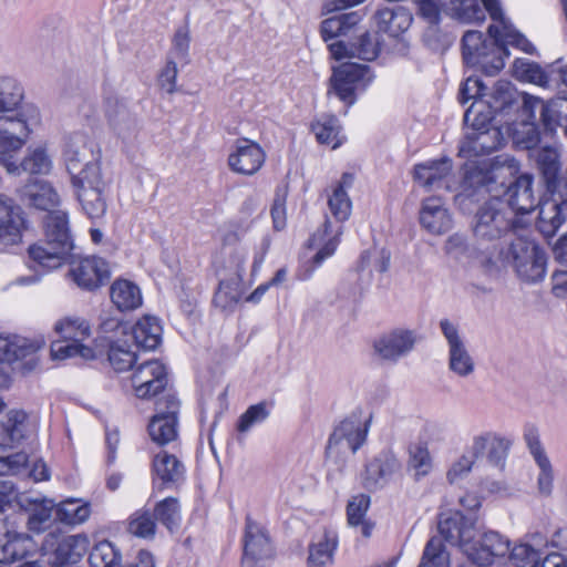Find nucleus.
Segmentation results:
<instances>
[{
    "label": "nucleus",
    "instance_id": "obj_23",
    "mask_svg": "<svg viewBox=\"0 0 567 567\" xmlns=\"http://www.w3.org/2000/svg\"><path fill=\"white\" fill-rule=\"evenodd\" d=\"M24 219L13 200L0 194V249L21 241Z\"/></svg>",
    "mask_w": 567,
    "mask_h": 567
},
{
    "label": "nucleus",
    "instance_id": "obj_14",
    "mask_svg": "<svg viewBox=\"0 0 567 567\" xmlns=\"http://www.w3.org/2000/svg\"><path fill=\"white\" fill-rule=\"evenodd\" d=\"M414 331L398 328L381 334L373 342V354L382 362L396 363L414 348Z\"/></svg>",
    "mask_w": 567,
    "mask_h": 567
},
{
    "label": "nucleus",
    "instance_id": "obj_43",
    "mask_svg": "<svg viewBox=\"0 0 567 567\" xmlns=\"http://www.w3.org/2000/svg\"><path fill=\"white\" fill-rule=\"evenodd\" d=\"M443 12L463 22H481L485 11L476 0H440Z\"/></svg>",
    "mask_w": 567,
    "mask_h": 567
},
{
    "label": "nucleus",
    "instance_id": "obj_38",
    "mask_svg": "<svg viewBox=\"0 0 567 567\" xmlns=\"http://www.w3.org/2000/svg\"><path fill=\"white\" fill-rule=\"evenodd\" d=\"M132 338L138 348L154 350L162 340V327L156 317L144 316L131 331Z\"/></svg>",
    "mask_w": 567,
    "mask_h": 567
},
{
    "label": "nucleus",
    "instance_id": "obj_51",
    "mask_svg": "<svg viewBox=\"0 0 567 567\" xmlns=\"http://www.w3.org/2000/svg\"><path fill=\"white\" fill-rule=\"evenodd\" d=\"M513 75L520 82L539 86L548 84V75L539 64L527 59H516L513 63Z\"/></svg>",
    "mask_w": 567,
    "mask_h": 567
},
{
    "label": "nucleus",
    "instance_id": "obj_64",
    "mask_svg": "<svg viewBox=\"0 0 567 567\" xmlns=\"http://www.w3.org/2000/svg\"><path fill=\"white\" fill-rule=\"evenodd\" d=\"M287 189H277L271 205L270 214L272 218V225L276 230H282L287 225Z\"/></svg>",
    "mask_w": 567,
    "mask_h": 567
},
{
    "label": "nucleus",
    "instance_id": "obj_12",
    "mask_svg": "<svg viewBox=\"0 0 567 567\" xmlns=\"http://www.w3.org/2000/svg\"><path fill=\"white\" fill-rule=\"evenodd\" d=\"M179 402L173 393H165L156 401V414L148 424L151 439L165 445L177 437V413Z\"/></svg>",
    "mask_w": 567,
    "mask_h": 567
},
{
    "label": "nucleus",
    "instance_id": "obj_4",
    "mask_svg": "<svg viewBox=\"0 0 567 567\" xmlns=\"http://www.w3.org/2000/svg\"><path fill=\"white\" fill-rule=\"evenodd\" d=\"M512 219L508 208L499 198L491 199L477 210L472 229L476 241L485 246V251L480 256L483 267L486 256L497 255L505 248L501 245V239L511 230Z\"/></svg>",
    "mask_w": 567,
    "mask_h": 567
},
{
    "label": "nucleus",
    "instance_id": "obj_16",
    "mask_svg": "<svg viewBox=\"0 0 567 567\" xmlns=\"http://www.w3.org/2000/svg\"><path fill=\"white\" fill-rule=\"evenodd\" d=\"M265 161L266 152L257 142L239 138L235 142L227 162L234 173L252 176L260 171Z\"/></svg>",
    "mask_w": 567,
    "mask_h": 567
},
{
    "label": "nucleus",
    "instance_id": "obj_42",
    "mask_svg": "<svg viewBox=\"0 0 567 567\" xmlns=\"http://www.w3.org/2000/svg\"><path fill=\"white\" fill-rule=\"evenodd\" d=\"M565 220L561 204L556 199H545L539 203L537 227L546 237L555 235Z\"/></svg>",
    "mask_w": 567,
    "mask_h": 567
},
{
    "label": "nucleus",
    "instance_id": "obj_1",
    "mask_svg": "<svg viewBox=\"0 0 567 567\" xmlns=\"http://www.w3.org/2000/svg\"><path fill=\"white\" fill-rule=\"evenodd\" d=\"M440 536H433L425 545L420 567H450V554L442 538L456 546L474 564L481 567L494 563L495 558L505 556L509 542L497 532H483L476 520L455 511L441 516Z\"/></svg>",
    "mask_w": 567,
    "mask_h": 567
},
{
    "label": "nucleus",
    "instance_id": "obj_60",
    "mask_svg": "<svg viewBox=\"0 0 567 567\" xmlns=\"http://www.w3.org/2000/svg\"><path fill=\"white\" fill-rule=\"evenodd\" d=\"M22 99V89L10 78L0 79V113L12 111Z\"/></svg>",
    "mask_w": 567,
    "mask_h": 567
},
{
    "label": "nucleus",
    "instance_id": "obj_3",
    "mask_svg": "<svg viewBox=\"0 0 567 567\" xmlns=\"http://www.w3.org/2000/svg\"><path fill=\"white\" fill-rule=\"evenodd\" d=\"M483 262L487 271L512 265L522 280L536 282L545 277L547 258L544 250L533 240L515 237L506 248H502L497 255L486 256Z\"/></svg>",
    "mask_w": 567,
    "mask_h": 567
},
{
    "label": "nucleus",
    "instance_id": "obj_47",
    "mask_svg": "<svg viewBox=\"0 0 567 567\" xmlns=\"http://www.w3.org/2000/svg\"><path fill=\"white\" fill-rule=\"evenodd\" d=\"M52 157L44 146L29 148L27 155L21 162V173L49 174L52 169Z\"/></svg>",
    "mask_w": 567,
    "mask_h": 567
},
{
    "label": "nucleus",
    "instance_id": "obj_6",
    "mask_svg": "<svg viewBox=\"0 0 567 567\" xmlns=\"http://www.w3.org/2000/svg\"><path fill=\"white\" fill-rule=\"evenodd\" d=\"M82 212L90 219L104 217L107 210L111 178L102 169L89 167L86 174L70 179Z\"/></svg>",
    "mask_w": 567,
    "mask_h": 567
},
{
    "label": "nucleus",
    "instance_id": "obj_31",
    "mask_svg": "<svg viewBox=\"0 0 567 567\" xmlns=\"http://www.w3.org/2000/svg\"><path fill=\"white\" fill-rule=\"evenodd\" d=\"M29 134V125L21 115H0V146L2 148L20 150Z\"/></svg>",
    "mask_w": 567,
    "mask_h": 567
},
{
    "label": "nucleus",
    "instance_id": "obj_63",
    "mask_svg": "<svg viewBox=\"0 0 567 567\" xmlns=\"http://www.w3.org/2000/svg\"><path fill=\"white\" fill-rule=\"evenodd\" d=\"M352 44V54L365 61L374 60L379 54V43L369 32L362 33Z\"/></svg>",
    "mask_w": 567,
    "mask_h": 567
},
{
    "label": "nucleus",
    "instance_id": "obj_61",
    "mask_svg": "<svg viewBox=\"0 0 567 567\" xmlns=\"http://www.w3.org/2000/svg\"><path fill=\"white\" fill-rule=\"evenodd\" d=\"M413 3L416 7L417 14L430 24L425 32V37L430 38L436 31V25L441 20L443 9L440 0H413Z\"/></svg>",
    "mask_w": 567,
    "mask_h": 567
},
{
    "label": "nucleus",
    "instance_id": "obj_32",
    "mask_svg": "<svg viewBox=\"0 0 567 567\" xmlns=\"http://www.w3.org/2000/svg\"><path fill=\"white\" fill-rule=\"evenodd\" d=\"M375 23L380 32L391 37L404 33L412 23V14L401 6L383 8L375 13Z\"/></svg>",
    "mask_w": 567,
    "mask_h": 567
},
{
    "label": "nucleus",
    "instance_id": "obj_41",
    "mask_svg": "<svg viewBox=\"0 0 567 567\" xmlns=\"http://www.w3.org/2000/svg\"><path fill=\"white\" fill-rule=\"evenodd\" d=\"M152 465L155 476L163 483H177L184 477V465L174 454L166 451L156 453Z\"/></svg>",
    "mask_w": 567,
    "mask_h": 567
},
{
    "label": "nucleus",
    "instance_id": "obj_53",
    "mask_svg": "<svg viewBox=\"0 0 567 567\" xmlns=\"http://www.w3.org/2000/svg\"><path fill=\"white\" fill-rule=\"evenodd\" d=\"M89 560L91 567H120L121 553L111 542L103 540L93 547Z\"/></svg>",
    "mask_w": 567,
    "mask_h": 567
},
{
    "label": "nucleus",
    "instance_id": "obj_22",
    "mask_svg": "<svg viewBox=\"0 0 567 567\" xmlns=\"http://www.w3.org/2000/svg\"><path fill=\"white\" fill-rule=\"evenodd\" d=\"M565 103L566 99H555L544 102L542 99L533 95H524L523 113L530 121L536 120V111L540 113V120L546 131L554 132L557 126L563 125L565 121Z\"/></svg>",
    "mask_w": 567,
    "mask_h": 567
},
{
    "label": "nucleus",
    "instance_id": "obj_29",
    "mask_svg": "<svg viewBox=\"0 0 567 567\" xmlns=\"http://www.w3.org/2000/svg\"><path fill=\"white\" fill-rule=\"evenodd\" d=\"M90 546L85 534H75L61 537L52 551V564L64 566L79 563L87 553Z\"/></svg>",
    "mask_w": 567,
    "mask_h": 567
},
{
    "label": "nucleus",
    "instance_id": "obj_20",
    "mask_svg": "<svg viewBox=\"0 0 567 567\" xmlns=\"http://www.w3.org/2000/svg\"><path fill=\"white\" fill-rule=\"evenodd\" d=\"M512 446V440L495 432H482L474 435L471 443L465 447V453L475 463L487 455L489 462L498 465L506 456Z\"/></svg>",
    "mask_w": 567,
    "mask_h": 567
},
{
    "label": "nucleus",
    "instance_id": "obj_46",
    "mask_svg": "<svg viewBox=\"0 0 567 567\" xmlns=\"http://www.w3.org/2000/svg\"><path fill=\"white\" fill-rule=\"evenodd\" d=\"M54 331L65 340L82 342L91 336L89 322L76 316L61 318L54 323Z\"/></svg>",
    "mask_w": 567,
    "mask_h": 567
},
{
    "label": "nucleus",
    "instance_id": "obj_40",
    "mask_svg": "<svg viewBox=\"0 0 567 567\" xmlns=\"http://www.w3.org/2000/svg\"><path fill=\"white\" fill-rule=\"evenodd\" d=\"M336 548V534L331 532H324L309 546L308 567L330 566L333 561V554Z\"/></svg>",
    "mask_w": 567,
    "mask_h": 567
},
{
    "label": "nucleus",
    "instance_id": "obj_19",
    "mask_svg": "<svg viewBox=\"0 0 567 567\" xmlns=\"http://www.w3.org/2000/svg\"><path fill=\"white\" fill-rule=\"evenodd\" d=\"M272 555V546L265 528L250 517H247L244 536V564L257 566L270 559Z\"/></svg>",
    "mask_w": 567,
    "mask_h": 567
},
{
    "label": "nucleus",
    "instance_id": "obj_34",
    "mask_svg": "<svg viewBox=\"0 0 567 567\" xmlns=\"http://www.w3.org/2000/svg\"><path fill=\"white\" fill-rule=\"evenodd\" d=\"M509 164L506 167L507 171L512 174L517 169L516 162L514 159L508 161ZM505 167L499 165V161H495L489 165V169L481 166H474L466 169L464 175V181L462 184L463 190H467L470 188H478L481 186H486L489 183H494L498 177L503 175Z\"/></svg>",
    "mask_w": 567,
    "mask_h": 567
},
{
    "label": "nucleus",
    "instance_id": "obj_56",
    "mask_svg": "<svg viewBox=\"0 0 567 567\" xmlns=\"http://www.w3.org/2000/svg\"><path fill=\"white\" fill-rule=\"evenodd\" d=\"M154 515L168 530L178 528L182 515L177 498L167 497L158 502L155 505Z\"/></svg>",
    "mask_w": 567,
    "mask_h": 567
},
{
    "label": "nucleus",
    "instance_id": "obj_33",
    "mask_svg": "<svg viewBox=\"0 0 567 567\" xmlns=\"http://www.w3.org/2000/svg\"><path fill=\"white\" fill-rule=\"evenodd\" d=\"M33 549L34 543L27 534L7 528L3 535H0V559L6 563L22 559Z\"/></svg>",
    "mask_w": 567,
    "mask_h": 567
},
{
    "label": "nucleus",
    "instance_id": "obj_49",
    "mask_svg": "<svg viewBox=\"0 0 567 567\" xmlns=\"http://www.w3.org/2000/svg\"><path fill=\"white\" fill-rule=\"evenodd\" d=\"M370 506V497L364 494L353 496L348 504V522L352 526H359L364 537L371 535L373 526L364 520L365 513Z\"/></svg>",
    "mask_w": 567,
    "mask_h": 567
},
{
    "label": "nucleus",
    "instance_id": "obj_50",
    "mask_svg": "<svg viewBox=\"0 0 567 567\" xmlns=\"http://www.w3.org/2000/svg\"><path fill=\"white\" fill-rule=\"evenodd\" d=\"M241 284L243 279L239 278L220 280L218 289L214 296V303L221 309L235 307L243 296Z\"/></svg>",
    "mask_w": 567,
    "mask_h": 567
},
{
    "label": "nucleus",
    "instance_id": "obj_52",
    "mask_svg": "<svg viewBox=\"0 0 567 567\" xmlns=\"http://www.w3.org/2000/svg\"><path fill=\"white\" fill-rule=\"evenodd\" d=\"M107 358L116 371H126L132 368L136 360L126 340H110Z\"/></svg>",
    "mask_w": 567,
    "mask_h": 567
},
{
    "label": "nucleus",
    "instance_id": "obj_24",
    "mask_svg": "<svg viewBox=\"0 0 567 567\" xmlns=\"http://www.w3.org/2000/svg\"><path fill=\"white\" fill-rule=\"evenodd\" d=\"M401 468L400 461L392 452H382L367 464L363 485L370 491L383 487Z\"/></svg>",
    "mask_w": 567,
    "mask_h": 567
},
{
    "label": "nucleus",
    "instance_id": "obj_30",
    "mask_svg": "<svg viewBox=\"0 0 567 567\" xmlns=\"http://www.w3.org/2000/svg\"><path fill=\"white\" fill-rule=\"evenodd\" d=\"M547 546L548 540L543 534H532L526 542L516 545L512 549L511 560L517 567H539Z\"/></svg>",
    "mask_w": 567,
    "mask_h": 567
},
{
    "label": "nucleus",
    "instance_id": "obj_45",
    "mask_svg": "<svg viewBox=\"0 0 567 567\" xmlns=\"http://www.w3.org/2000/svg\"><path fill=\"white\" fill-rule=\"evenodd\" d=\"M56 506V518L66 525H80L86 522L91 515V506L86 502L69 498Z\"/></svg>",
    "mask_w": 567,
    "mask_h": 567
},
{
    "label": "nucleus",
    "instance_id": "obj_26",
    "mask_svg": "<svg viewBox=\"0 0 567 567\" xmlns=\"http://www.w3.org/2000/svg\"><path fill=\"white\" fill-rule=\"evenodd\" d=\"M21 200L37 209L51 212L60 206L61 199L55 188L47 181L32 179L20 190Z\"/></svg>",
    "mask_w": 567,
    "mask_h": 567
},
{
    "label": "nucleus",
    "instance_id": "obj_7",
    "mask_svg": "<svg viewBox=\"0 0 567 567\" xmlns=\"http://www.w3.org/2000/svg\"><path fill=\"white\" fill-rule=\"evenodd\" d=\"M372 80L373 74L368 65L343 63L333 68L329 93L333 92L341 101L352 105L355 92L364 91Z\"/></svg>",
    "mask_w": 567,
    "mask_h": 567
},
{
    "label": "nucleus",
    "instance_id": "obj_5",
    "mask_svg": "<svg viewBox=\"0 0 567 567\" xmlns=\"http://www.w3.org/2000/svg\"><path fill=\"white\" fill-rule=\"evenodd\" d=\"M44 227L45 240L30 246L28 254L35 264L59 268L72 249L68 213L61 209L49 212Z\"/></svg>",
    "mask_w": 567,
    "mask_h": 567
},
{
    "label": "nucleus",
    "instance_id": "obj_11",
    "mask_svg": "<svg viewBox=\"0 0 567 567\" xmlns=\"http://www.w3.org/2000/svg\"><path fill=\"white\" fill-rule=\"evenodd\" d=\"M64 164L70 179L83 176L89 167L102 169L101 158L95 144L85 134L72 135L65 146Z\"/></svg>",
    "mask_w": 567,
    "mask_h": 567
},
{
    "label": "nucleus",
    "instance_id": "obj_18",
    "mask_svg": "<svg viewBox=\"0 0 567 567\" xmlns=\"http://www.w3.org/2000/svg\"><path fill=\"white\" fill-rule=\"evenodd\" d=\"M440 328L449 346V368L458 377L465 378L474 372L475 363L462 340L457 327L447 319L440 322Z\"/></svg>",
    "mask_w": 567,
    "mask_h": 567
},
{
    "label": "nucleus",
    "instance_id": "obj_10",
    "mask_svg": "<svg viewBox=\"0 0 567 567\" xmlns=\"http://www.w3.org/2000/svg\"><path fill=\"white\" fill-rule=\"evenodd\" d=\"M527 138H516L518 144H523L529 151V158L535 162L538 171L543 175L547 187L555 188L558 174L561 168L560 154L555 146H536L539 136L534 123L526 125Z\"/></svg>",
    "mask_w": 567,
    "mask_h": 567
},
{
    "label": "nucleus",
    "instance_id": "obj_39",
    "mask_svg": "<svg viewBox=\"0 0 567 567\" xmlns=\"http://www.w3.org/2000/svg\"><path fill=\"white\" fill-rule=\"evenodd\" d=\"M111 300L121 311L134 310L142 305L140 288L126 279H117L111 286Z\"/></svg>",
    "mask_w": 567,
    "mask_h": 567
},
{
    "label": "nucleus",
    "instance_id": "obj_27",
    "mask_svg": "<svg viewBox=\"0 0 567 567\" xmlns=\"http://www.w3.org/2000/svg\"><path fill=\"white\" fill-rule=\"evenodd\" d=\"M420 223L429 233L441 235L452 228V216L440 197H427L422 202Z\"/></svg>",
    "mask_w": 567,
    "mask_h": 567
},
{
    "label": "nucleus",
    "instance_id": "obj_15",
    "mask_svg": "<svg viewBox=\"0 0 567 567\" xmlns=\"http://www.w3.org/2000/svg\"><path fill=\"white\" fill-rule=\"evenodd\" d=\"M104 114L109 127L126 145L133 144L138 135V122L126 104L115 97L105 99Z\"/></svg>",
    "mask_w": 567,
    "mask_h": 567
},
{
    "label": "nucleus",
    "instance_id": "obj_28",
    "mask_svg": "<svg viewBox=\"0 0 567 567\" xmlns=\"http://www.w3.org/2000/svg\"><path fill=\"white\" fill-rule=\"evenodd\" d=\"M509 214H528L537 205L533 190V176L523 174L507 188V204Z\"/></svg>",
    "mask_w": 567,
    "mask_h": 567
},
{
    "label": "nucleus",
    "instance_id": "obj_8",
    "mask_svg": "<svg viewBox=\"0 0 567 567\" xmlns=\"http://www.w3.org/2000/svg\"><path fill=\"white\" fill-rule=\"evenodd\" d=\"M370 419L362 422L355 416L343 420L332 432L327 445V457L337 461L354 454L367 439Z\"/></svg>",
    "mask_w": 567,
    "mask_h": 567
},
{
    "label": "nucleus",
    "instance_id": "obj_62",
    "mask_svg": "<svg viewBox=\"0 0 567 567\" xmlns=\"http://www.w3.org/2000/svg\"><path fill=\"white\" fill-rule=\"evenodd\" d=\"M155 515L148 511L136 512L130 520V532L142 538L154 537L156 532Z\"/></svg>",
    "mask_w": 567,
    "mask_h": 567
},
{
    "label": "nucleus",
    "instance_id": "obj_13",
    "mask_svg": "<svg viewBox=\"0 0 567 567\" xmlns=\"http://www.w3.org/2000/svg\"><path fill=\"white\" fill-rule=\"evenodd\" d=\"M132 385L138 399L148 400L166 393L168 382L165 365L159 360H150L140 364L133 372Z\"/></svg>",
    "mask_w": 567,
    "mask_h": 567
},
{
    "label": "nucleus",
    "instance_id": "obj_54",
    "mask_svg": "<svg viewBox=\"0 0 567 567\" xmlns=\"http://www.w3.org/2000/svg\"><path fill=\"white\" fill-rule=\"evenodd\" d=\"M271 405L266 401L250 405L238 419L236 430L247 433L254 426L264 423L270 415Z\"/></svg>",
    "mask_w": 567,
    "mask_h": 567
},
{
    "label": "nucleus",
    "instance_id": "obj_25",
    "mask_svg": "<svg viewBox=\"0 0 567 567\" xmlns=\"http://www.w3.org/2000/svg\"><path fill=\"white\" fill-rule=\"evenodd\" d=\"M452 171V162L449 158L437 161H427L417 164L414 167V178L424 188L451 189L450 175Z\"/></svg>",
    "mask_w": 567,
    "mask_h": 567
},
{
    "label": "nucleus",
    "instance_id": "obj_58",
    "mask_svg": "<svg viewBox=\"0 0 567 567\" xmlns=\"http://www.w3.org/2000/svg\"><path fill=\"white\" fill-rule=\"evenodd\" d=\"M492 118V109L484 101H474L464 114L465 124L473 131L489 128Z\"/></svg>",
    "mask_w": 567,
    "mask_h": 567
},
{
    "label": "nucleus",
    "instance_id": "obj_48",
    "mask_svg": "<svg viewBox=\"0 0 567 567\" xmlns=\"http://www.w3.org/2000/svg\"><path fill=\"white\" fill-rule=\"evenodd\" d=\"M51 355L54 360H65L75 357L92 360L95 358V352L92 348L84 346L82 342L63 339L52 342Z\"/></svg>",
    "mask_w": 567,
    "mask_h": 567
},
{
    "label": "nucleus",
    "instance_id": "obj_35",
    "mask_svg": "<svg viewBox=\"0 0 567 567\" xmlns=\"http://www.w3.org/2000/svg\"><path fill=\"white\" fill-rule=\"evenodd\" d=\"M342 234V227L339 226L333 229L332 224L327 219L322 229L316 231L309 240L311 248H317L318 251L313 257L316 266H320L324 259L332 256L339 244V237Z\"/></svg>",
    "mask_w": 567,
    "mask_h": 567
},
{
    "label": "nucleus",
    "instance_id": "obj_2",
    "mask_svg": "<svg viewBox=\"0 0 567 567\" xmlns=\"http://www.w3.org/2000/svg\"><path fill=\"white\" fill-rule=\"evenodd\" d=\"M482 2L494 21L488 27L492 41L485 40L480 31H467L462 39L463 59L467 65L481 70L486 75H495L505 65L504 59L508 56L507 45L528 54L535 52V47L505 18L498 0Z\"/></svg>",
    "mask_w": 567,
    "mask_h": 567
},
{
    "label": "nucleus",
    "instance_id": "obj_59",
    "mask_svg": "<svg viewBox=\"0 0 567 567\" xmlns=\"http://www.w3.org/2000/svg\"><path fill=\"white\" fill-rule=\"evenodd\" d=\"M28 465V455L24 452L8 453L6 444H0V475L21 474Z\"/></svg>",
    "mask_w": 567,
    "mask_h": 567
},
{
    "label": "nucleus",
    "instance_id": "obj_36",
    "mask_svg": "<svg viewBox=\"0 0 567 567\" xmlns=\"http://www.w3.org/2000/svg\"><path fill=\"white\" fill-rule=\"evenodd\" d=\"M19 504L30 512L28 517V527L31 532H43L51 522L52 512L56 506L52 499L48 498H30L23 496Z\"/></svg>",
    "mask_w": 567,
    "mask_h": 567
},
{
    "label": "nucleus",
    "instance_id": "obj_21",
    "mask_svg": "<svg viewBox=\"0 0 567 567\" xmlns=\"http://www.w3.org/2000/svg\"><path fill=\"white\" fill-rule=\"evenodd\" d=\"M69 276L80 288L94 290L110 277V267L103 258L85 257L72 262Z\"/></svg>",
    "mask_w": 567,
    "mask_h": 567
},
{
    "label": "nucleus",
    "instance_id": "obj_9",
    "mask_svg": "<svg viewBox=\"0 0 567 567\" xmlns=\"http://www.w3.org/2000/svg\"><path fill=\"white\" fill-rule=\"evenodd\" d=\"M44 340L28 339L18 334H0V362L19 364L29 372L39 363L38 351L44 347Z\"/></svg>",
    "mask_w": 567,
    "mask_h": 567
},
{
    "label": "nucleus",
    "instance_id": "obj_57",
    "mask_svg": "<svg viewBox=\"0 0 567 567\" xmlns=\"http://www.w3.org/2000/svg\"><path fill=\"white\" fill-rule=\"evenodd\" d=\"M2 427L12 446L20 444L27 437V414L18 410L8 412Z\"/></svg>",
    "mask_w": 567,
    "mask_h": 567
},
{
    "label": "nucleus",
    "instance_id": "obj_17",
    "mask_svg": "<svg viewBox=\"0 0 567 567\" xmlns=\"http://www.w3.org/2000/svg\"><path fill=\"white\" fill-rule=\"evenodd\" d=\"M524 441L539 471L537 476L538 492L544 496H549L554 488V468L535 425L528 424L525 426Z\"/></svg>",
    "mask_w": 567,
    "mask_h": 567
},
{
    "label": "nucleus",
    "instance_id": "obj_44",
    "mask_svg": "<svg viewBox=\"0 0 567 567\" xmlns=\"http://www.w3.org/2000/svg\"><path fill=\"white\" fill-rule=\"evenodd\" d=\"M312 132L320 144H324L332 150L338 148L344 140L339 121L333 115H323L318 118L312 124Z\"/></svg>",
    "mask_w": 567,
    "mask_h": 567
},
{
    "label": "nucleus",
    "instance_id": "obj_55",
    "mask_svg": "<svg viewBox=\"0 0 567 567\" xmlns=\"http://www.w3.org/2000/svg\"><path fill=\"white\" fill-rule=\"evenodd\" d=\"M409 468L414 471L415 478L420 480L430 474L432 457L425 443H416L409 449Z\"/></svg>",
    "mask_w": 567,
    "mask_h": 567
},
{
    "label": "nucleus",
    "instance_id": "obj_37",
    "mask_svg": "<svg viewBox=\"0 0 567 567\" xmlns=\"http://www.w3.org/2000/svg\"><path fill=\"white\" fill-rule=\"evenodd\" d=\"M353 184V175L344 173L340 182L333 187L328 198V206L331 215L340 223L346 221L352 210V203L347 193Z\"/></svg>",
    "mask_w": 567,
    "mask_h": 567
}]
</instances>
